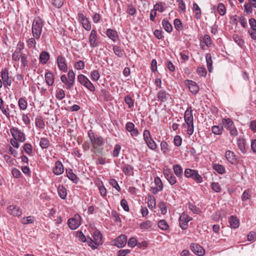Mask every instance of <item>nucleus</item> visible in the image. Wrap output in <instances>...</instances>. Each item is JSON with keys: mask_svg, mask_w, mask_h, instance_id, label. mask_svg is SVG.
Here are the masks:
<instances>
[{"mask_svg": "<svg viewBox=\"0 0 256 256\" xmlns=\"http://www.w3.org/2000/svg\"><path fill=\"white\" fill-rule=\"evenodd\" d=\"M43 26L42 20L40 17L38 16L34 19L32 24V32L33 36L36 39L40 38Z\"/></svg>", "mask_w": 256, "mask_h": 256, "instance_id": "f257e3e1", "label": "nucleus"}, {"mask_svg": "<svg viewBox=\"0 0 256 256\" xmlns=\"http://www.w3.org/2000/svg\"><path fill=\"white\" fill-rule=\"evenodd\" d=\"M88 136L93 148L95 150L97 149L98 146H102L104 144L102 137L100 136H95L92 130L88 131Z\"/></svg>", "mask_w": 256, "mask_h": 256, "instance_id": "f03ea898", "label": "nucleus"}, {"mask_svg": "<svg viewBox=\"0 0 256 256\" xmlns=\"http://www.w3.org/2000/svg\"><path fill=\"white\" fill-rule=\"evenodd\" d=\"M78 82L86 88L90 92H94L96 90V88L92 83L90 80L84 75L80 74L77 77Z\"/></svg>", "mask_w": 256, "mask_h": 256, "instance_id": "7ed1b4c3", "label": "nucleus"}, {"mask_svg": "<svg viewBox=\"0 0 256 256\" xmlns=\"http://www.w3.org/2000/svg\"><path fill=\"white\" fill-rule=\"evenodd\" d=\"M184 176L188 178H192L198 183L202 182V178L197 170L190 168H186L184 172Z\"/></svg>", "mask_w": 256, "mask_h": 256, "instance_id": "20e7f679", "label": "nucleus"}, {"mask_svg": "<svg viewBox=\"0 0 256 256\" xmlns=\"http://www.w3.org/2000/svg\"><path fill=\"white\" fill-rule=\"evenodd\" d=\"M144 139L149 148L155 150L157 145L155 142L152 139L150 132L148 130H145L143 132Z\"/></svg>", "mask_w": 256, "mask_h": 256, "instance_id": "39448f33", "label": "nucleus"}, {"mask_svg": "<svg viewBox=\"0 0 256 256\" xmlns=\"http://www.w3.org/2000/svg\"><path fill=\"white\" fill-rule=\"evenodd\" d=\"M81 217L76 214L73 218H70L68 221V224L71 230H76L80 225Z\"/></svg>", "mask_w": 256, "mask_h": 256, "instance_id": "423d86ee", "label": "nucleus"}, {"mask_svg": "<svg viewBox=\"0 0 256 256\" xmlns=\"http://www.w3.org/2000/svg\"><path fill=\"white\" fill-rule=\"evenodd\" d=\"M2 82L4 87L7 88L12 84V80L8 76V70L7 68H2L0 72Z\"/></svg>", "mask_w": 256, "mask_h": 256, "instance_id": "0eeeda50", "label": "nucleus"}, {"mask_svg": "<svg viewBox=\"0 0 256 256\" xmlns=\"http://www.w3.org/2000/svg\"><path fill=\"white\" fill-rule=\"evenodd\" d=\"M13 138L16 139L20 142H24L26 140L25 134L18 128H12L10 130Z\"/></svg>", "mask_w": 256, "mask_h": 256, "instance_id": "6e6552de", "label": "nucleus"}, {"mask_svg": "<svg viewBox=\"0 0 256 256\" xmlns=\"http://www.w3.org/2000/svg\"><path fill=\"white\" fill-rule=\"evenodd\" d=\"M184 84L193 94H196L198 92L199 86L195 82L186 80L184 81Z\"/></svg>", "mask_w": 256, "mask_h": 256, "instance_id": "1a4fd4ad", "label": "nucleus"}, {"mask_svg": "<svg viewBox=\"0 0 256 256\" xmlns=\"http://www.w3.org/2000/svg\"><path fill=\"white\" fill-rule=\"evenodd\" d=\"M164 174L165 178L167 180L170 185L172 186L176 183L177 180L176 177L172 173L170 168H164Z\"/></svg>", "mask_w": 256, "mask_h": 256, "instance_id": "9d476101", "label": "nucleus"}, {"mask_svg": "<svg viewBox=\"0 0 256 256\" xmlns=\"http://www.w3.org/2000/svg\"><path fill=\"white\" fill-rule=\"evenodd\" d=\"M192 220V218L188 214L183 212L179 218L180 226L182 230H186L188 227V224Z\"/></svg>", "mask_w": 256, "mask_h": 256, "instance_id": "9b49d317", "label": "nucleus"}, {"mask_svg": "<svg viewBox=\"0 0 256 256\" xmlns=\"http://www.w3.org/2000/svg\"><path fill=\"white\" fill-rule=\"evenodd\" d=\"M192 251L198 256H202L205 254L204 248L200 244H192L190 246Z\"/></svg>", "mask_w": 256, "mask_h": 256, "instance_id": "f8f14e48", "label": "nucleus"}, {"mask_svg": "<svg viewBox=\"0 0 256 256\" xmlns=\"http://www.w3.org/2000/svg\"><path fill=\"white\" fill-rule=\"evenodd\" d=\"M89 42L90 44V46L92 48H94L98 46L97 32L95 30H92L90 32L89 36Z\"/></svg>", "mask_w": 256, "mask_h": 256, "instance_id": "ddd939ff", "label": "nucleus"}, {"mask_svg": "<svg viewBox=\"0 0 256 256\" xmlns=\"http://www.w3.org/2000/svg\"><path fill=\"white\" fill-rule=\"evenodd\" d=\"M114 244L118 248H123L126 244L127 236L124 234H121L114 240Z\"/></svg>", "mask_w": 256, "mask_h": 256, "instance_id": "4468645a", "label": "nucleus"}, {"mask_svg": "<svg viewBox=\"0 0 256 256\" xmlns=\"http://www.w3.org/2000/svg\"><path fill=\"white\" fill-rule=\"evenodd\" d=\"M78 16L83 28L86 30H90L91 29V25L86 16L82 13H79Z\"/></svg>", "mask_w": 256, "mask_h": 256, "instance_id": "2eb2a0df", "label": "nucleus"}, {"mask_svg": "<svg viewBox=\"0 0 256 256\" xmlns=\"http://www.w3.org/2000/svg\"><path fill=\"white\" fill-rule=\"evenodd\" d=\"M8 212L10 214L14 216H20L22 214V212L20 208L15 206L10 205L8 207Z\"/></svg>", "mask_w": 256, "mask_h": 256, "instance_id": "dca6fc26", "label": "nucleus"}, {"mask_svg": "<svg viewBox=\"0 0 256 256\" xmlns=\"http://www.w3.org/2000/svg\"><path fill=\"white\" fill-rule=\"evenodd\" d=\"M184 120L186 124H183L184 126L186 124L194 122V117L192 113V107H188L184 112Z\"/></svg>", "mask_w": 256, "mask_h": 256, "instance_id": "f3484780", "label": "nucleus"}, {"mask_svg": "<svg viewBox=\"0 0 256 256\" xmlns=\"http://www.w3.org/2000/svg\"><path fill=\"white\" fill-rule=\"evenodd\" d=\"M57 64L60 70L66 72L68 70V66L66 63L65 58L62 56H59L57 58Z\"/></svg>", "mask_w": 256, "mask_h": 256, "instance_id": "a211bd4d", "label": "nucleus"}, {"mask_svg": "<svg viewBox=\"0 0 256 256\" xmlns=\"http://www.w3.org/2000/svg\"><path fill=\"white\" fill-rule=\"evenodd\" d=\"M93 240L95 245H100L102 244V234L98 230H96L92 234Z\"/></svg>", "mask_w": 256, "mask_h": 256, "instance_id": "6ab92c4d", "label": "nucleus"}, {"mask_svg": "<svg viewBox=\"0 0 256 256\" xmlns=\"http://www.w3.org/2000/svg\"><path fill=\"white\" fill-rule=\"evenodd\" d=\"M64 168L62 164L60 161H57L55 163L53 168V172L56 176H59L64 172Z\"/></svg>", "mask_w": 256, "mask_h": 256, "instance_id": "aec40b11", "label": "nucleus"}, {"mask_svg": "<svg viewBox=\"0 0 256 256\" xmlns=\"http://www.w3.org/2000/svg\"><path fill=\"white\" fill-rule=\"evenodd\" d=\"M226 159L232 164H234L236 162V158L234 153L230 150H226L225 153Z\"/></svg>", "mask_w": 256, "mask_h": 256, "instance_id": "412c9836", "label": "nucleus"}, {"mask_svg": "<svg viewBox=\"0 0 256 256\" xmlns=\"http://www.w3.org/2000/svg\"><path fill=\"white\" fill-rule=\"evenodd\" d=\"M122 170L126 176H130L133 175L134 167L130 164H124L122 168Z\"/></svg>", "mask_w": 256, "mask_h": 256, "instance_id": "4be33fe9", "label": "nucleus"}, {"mask_svg": "<svg viewBox=\"0 0 256 256\" xmlns=\"http://www.w3.org/2000/svg\"><path fill=\"white\" fill-rule=\"evenodd\" d=\"M237 144L239 150L242 154L246 152V142L244 138H238L237 140Z\"/></svg>", "mask_w": 256, "mask_h": 256, "instance_id": "5701e85b", "label": "nucleus"}, {"mask_svg": "<svg viewBox=\"0 0 256 256\" xmlns=\"http://www.w3.org/2000/svg\"><path fill=\"white\" fill-rule=\"evenodd\" d=\"M39 59L42 64H46L50 59V54L46 51H42L40 54Z\"/></svg>", "mask_w": 256, "mask_h": 256, "instance_id": "b1692460", "label": "nucleus"}, {"mask_svg": "<svg viewBox=\"0 0 256 256\" xmlns=\"http://www.w3.org/2000/svg\"><path fill=\"white\" fill-rule=\"evenodd\" d=\"M57 191L58 196L62 199H66L67 196V192L66 188L62 185H59Z\"/></svg>", "mask_w": 256, "mask_h": 256, "instance_id": "393cba45", "label": "nucleus"}, {"mask_svg": "<svg viewBox=\"0 0 256 256\" xmlns=\"http://www.w3.org/2000/svg\"><path fill=\"white\" fill-rule=\"evenodd\" d=\"M66 176L74 183L76 184L78 182V178L72 172V170L70 168L66 169Z\"/></svg>", "mask_w": 256, "mask_h": 256, "instance_id": "a878e982", "label": "nucleus"}, {"mask_svg": "<svg viewBox=\"0 0 256 256\" xmlns=\"http://www.w3.org/2000/svg\"><path fill=\"white\" fill-rule=\"evenodd\" d=\"M158 98L161 102H164L168 99L170 95L164 90L159 91L157 94Z\"/></svg>", "mask_w": 256, "mask_h": 256, "instance_id": "bb28decb", "label": "nucleus"}, {"mask_svg": "<svg viewBox=\"0 0 256 256\" xmlns=\"http://www.w3.org/2000/svg\"><path fill=\"white\" fill-rule=\"evenodd\" d=\"M106 34L114 42H116L118 38V32L116 30L108 28L106 30Z\"/></svg>", "mask_w": 256, "mask_h": 256, "instance_id": "cd10ccee", "label": "nucleus"}, {"mask_svg": "<svg viewBox=\"0 0 256 256\" xmlns=\"http://www.w3.org/2000/svg\"><path fill=\"white\" fill-rule=\"evenodd\" d=\"M45 80L47 84L51 86L54 82V78L52 72H48L45 74Z\"/></svg>", "mask_w": 256, "mask_h": 256, "instance_id": "c85d7f7f", "label": "nucleus"}, {"mask_svg": "<svg viewBox=\"0 0 256 256\" xmlns=\"http://www.w3.org/2000/svg\"><path fill=\"white\" fill-rule=\"evenodd\" d=\"M229 223L231 228H236L238 227L240 222L236 216H231L229 220Z\"/></svg>", "mask_w": 256, "mask_h": 256, "instance_id": "c756f323", "label": "nucleus"}, {"mask_svg": "<svg viewBox=\"0 0 256 256\" xmlns=\"http://www.w3.org/2000/svg\"><path fill=\"white\" fill-rule=\"evenodd\" d=\"M172 168L176 176L180 178L182 176L183 170L180 164H176L174 165Z\"/></svg>", "mask_w": 256, "mask_h": 256, "instance_id": "7c9ffc66", "label": "nucleus"}, {"mask_svg": "<svg viewBox=\"0 0 256 256\" xmlns=\"http://www.w3.org/2000/svg\"><path fill=\"white\" fill-rule=\"evenodd\" d=\"M192 10L195 14V18L197 20L200 18L202 16V12L198 4L196 3H194Z\"/></svg>", "mask_w": 256, "mask_h": 256, "instance_id": "2f4dec72", "label": "nucleus"}, {"mask_svg": "<svg viewBox=\"0 0 256 256\" xmlns=\"http://www.w3.org/2000/svg\"><path fill=\"white\" fill-rule=\"evenodd\" d=\"M162 25L164 30L170 33L172 30V26L168 21L166 19L162 20Z\"/></svg>", "mask_w": 256, "mask_h": 256, "instance_id": "473e14b6", "label": "nucleus"}, {"mask_svg": "<svg viewBox=\"0 0 256 256\" xmlns=\"http://www.w3.org/2000/svg\"><path fill=\"white\" fill-rule=\"evenodd\" d=\"M156 198L152 195H148V208L152 210L156 206Z\"/></svg>", "mask_w": 256, "mask_h": 256, "instance_id": "72a5a7b5", "label": "nucleus"}, {"mask_svg": "<svg viewBox=\"0 0 256 256\" xmlns=\"http://www.w3.org/2000/svg\"><path fill=\"white\" fill-rule=\"evenodd\" d=\"M207 68L209 72H212V56L210 54H207L206 56Z\"/></svg>", "mask_w": 256, "mask_h": 256, "instance_id": "f704fd0d", "label": "nucleus"}, {"mask_svg": "<svg viewBox=\"0 0 256 256\" xmlns=\"http://www.w3.org/2000/svg\"><path fill=\"white\" fill-rule=\"evenodd\" d=\"M166 4L162 2H159L156 4L154 6V10L155 11H159L161 12H164L166 10Z\"/></svg>", "mask_w": 256, "mask_h": 256, "instance_id": "c9c22d12", "label": "nucleus"}, {"mask_svg": "<svg viewBox=\"0 0 256 256\" xmlns=\"http://www.w3.org/2000/svg\"><path fill=\"white\" fill-rule=\"evenodd\" d=\"M222 123L224 128L228 130L234 126V122L230 118L222 119Z\"/></svg>", "mask_w": 256, "mask_h": 256, "instance_id": "e433bc0d", "label": "nucleus"}, {"mask_svg": "<svg viewBox=\"0 0 256 256\" xmlns=\"http://www.w3.org/2000/svg\"><path fill=\"white\" fill-rule=\"evenodd\" d=\"M212 168L214 170L220 174H224L226 172L224 167L222 164H213Z\"/></svg>", "mask_w": 256, "mask_h": 256, "instance_id": "4c0bfd02", "label": "nucleus"}, {"mask_svg": "<svg viewBox=\"0 0 256 256\" xmlns=\"http://www.w3.org/2000/svg\"><path fill=\"white\" fill-rule=\"evenodd\" d=\"M0 110L2 111V113L4 114L6 116L9 117L10 116V114L8 112V110H9L8 108V106H7V108H4V101L2 100V98L0 96Z\"/></svg>", "mask_w": 256, "mask_h": 256, "instance_id": "58836bf2", "label": "nucleus"}, {"mask_svg": "<svg viewBox=\"0 0 256 256\" xmlns=\"http://www.w3.org/2000/svg\"><path fill=\"white\" fill-rule=\"evenodd\" d=\"M158 227L163 230H167L169 228L168 222L164 220H160L158 223Z\"/></svg>", "mask_w": 256, "mask_h": 256, "instance_id": "ea45409f", "label": "nucleus"}, {"mask_svg": "<svg viewBox=\"0 0 256 256\" xmlns=\"http://www.w3.org/2000/svg\"><path fill=\"white\" fill-rule=\"evenodd\" d=\"M223 130V126H214L212 128V133L216 135H221L222 133Z\"/></svg>", "mask_w": 256, "mask_h": 256, "instance_id": "a19ab883", "label": "nucleus"}, {"mask_svg": "<svg viewBox=\"0 0 256 256\" xmlns=\"http://www.w3.org/2000/svg\"><path fill=\"white\" fill-rule=\"evenodd\" d=\"M61 81L65 84V88L67 90H70L72 87L69 81L65 74H62L60 76Z\"/></svg>", "mask_w": 256, "mask_h": 256, "instance_id": "79ce46f5", "label": "nucleus"}, {"mask_svg": "<svg viewBox=\"0 0 256 256\" xmlns=\"http://www.w3.org/2000/svg\"><path fill=\"white\" fill-rule=\"evenodd\" d=\"M40 146L42 149H46L50 146V142L46 138H42L40 142Z\"/></svg>", "mask_w": 256, "mask_h": 256, "instance_id": "37998d69", "label": "nucleus"}, {"mask_svg": "<svg viewBox=\"0 0 256 256\" xmlns=\"http://www.w3.org/2000/svg\"><path fill=\"white\" fill-rule=\"evenodd\" d=\"M112 50L114 54L118 57L121 58L124 56V50H122L120 46L116 45L114 46H113Z\"/></svg>", "mask_w": 256, "mask_h": 256, "instance_id": "c03bdc74", "label": "nucleus"}, {"mask_svg": "<svg viewBox=\"0 0 256 256\" xmlns=\"http://www.w3.org/2000/svg\"><path fill=\"white\" fill-rule=\"evenodd\" d=\"M18 105L20 110H25L27 108V101L24 98H21L18 100Z\"/></svg>", "mask_w": 256, "mask_h": 256, "instance_id": "a18cd8bd", "label": "nucleus"}, {"mask_svg": "<svg viewBox=\"0 0 256 256\" xmlns=\"http://www.w3.org/2000/svg\"><path fill=\"white\" fill-rule=\"evenodd\" d=\"M68 80H69L71 86L72 87L75 80V74L72 70H70L68 71Z\"/></svg>", "mask_w": 256, "mask_h": 256, "instance_id": "49530a36", "label": "nucleus"}, {"mask_svg": "<svg viewBox=\"0 0 256 256\" xmlns=\"http://www.w3.org/2000/svg\"><path fill=\"white\" fill-rule=\"evenodd\" d=\"M152 222L150 220L142 222L140 224V228L142 230H148L152 228Z\"/></svg>", "mask_w": 256, "mask_h": 256, "instance_id": "de8ad7c7", "label": "nucleus"}, {"mask_svg": "<svg viewBox=\"0 0 256 256\" xmlns=\"http://www.w3.org/2000/svg\"><path fill=\"white\" fill-rule=\"evenodd\" d=\"M35 124L37 128L41 129L44 128L45 126L43 120L40 117H36V118Z\"/></svg>", "mask_w": 256, "mask_h": 256, "instance_id": "09e8293b", "label": "nucleus"}, {"mask_svg": "<svg viewBox=\"0 0 256 256\" xmlns=\"http://www.w3.org/2000/svg\"><path fill=\"white\" fill-rule=\"evenodd\" d=\"M233 39L240 46L242 47L244 44V41L240 36L237 34L233 36Z\"/></svg>", "mask_w": 256, "mask_h": 256, "instance_id": "8fccbe9b", "label": "nucleus"}, {"mask_svg": "<svg viewBox=\"0 0 256 256\" xmlns=\"http://www.w3.org/2000/svg\"><path fill=\"white\" fill-rule=\"evenodd\" d=\"M160 149L164 154H166L168 152L170 151V148H168V145L167 142L164 140H162L160 142Z\"/></svg>", "mask_w": 256, "mask_h": 256, "instance_id": "3c124183", "label": "nucleus"}, {"mask_svg": "<svg viewBox=\"0 0 256 256\" xmlns=\"http://www.w3.org/2000/svg\"><path fill=\"white\" fill-rule=\"evenodd\" d=\"M34 37L29 38L26 41V44L28 48H36V40Z\"/></svg>", "mask_w": 256, "mask_h": 256, "instance_id": "603ef678", "label": "nucleus"}, {"mask_svg": "<svg viewBox=\"0 0 256 256\" xmlns=\"http://www.w3.org/2000/svg\"><path fill=\"white\" fill-rule=\"evenodd\" d=\"M21 53L22 51H20V50H18V48H16L12 54V60L14 61L19 60L20 58V54H22Z\"/></svg>", "mask_w": 256, "mask_h": 256, "instance_id": "864d4df0", "label": "nucleus"}, {"mask_svg": "<svg viewBox=\"0 0 256 256\" xmlns=\"http://www.w3.org/2000/svg\"><path fill=\"white\" fill-rule=\"evenodd\" d=\"M121 150V146L119 144H116L114 148L112 156L114 157H118Z\"/></svg>", "mask_w": 256, "mask_h": 256, "instance_id": "5fc2aeb1", "label": "nucleus"}, {"mask_svg": "<svg viewBox=\"0 0 256 256\" xmlns=\"http://www.w3.org/2000/svg\"><path fill=\"white\" fill-rule=\"evenodd\" d=\"M91 79L95 82L98 81L100 78V74L98 70H94L91 72L90 74Z\"/></svg>", "mask_w": 256, "mask_h": 256, "instance_id": "6e6d98bb", "label": "nucleus"}, {"mask_svg": "<svg viewBox=\"0 0 256 256\" xmlns=\"http://www.w3.org/2000/svg\"><path fill=\"white\" fill-rule=\"evenodd\" d=\"M158 207L160 209L162 214H165L167 212V206H166V204L164 202H160L158 204Z\"/></svg>", "mask_w": 256, "mask_h": 256, "instance_id": "4d7b16f0", "label": "nucleus"}, {"mask_svg": "<svg viewBox=\"0 0 256 256\" xmlns=\"http://www.w3.org/2000/svg\"><path fill=\"white\" fill-rule=\"evenodd\" d=\"M154 182L156 184V186L158 187V190H162L164 186L162 182L160 180V178L157 176L154 178Z\"/></svg>", "mask_w": 256, "mask_h": 256, "instance_id": "13d9d810", "label": "nucleus"}, {"mask_svg": "<svg viewBox=\"0 0 256 256\" xmlns=\"http://www.w3.org/2000/svg\"><path fill=\"white\" fill-rule=\"evenodd\" d=\"M251 197L250 190H245L242 194V201H246L250 199Z\"/></svg>", "mask_w": 256, "mask_h": 256, "instance_id": "bf43d9fd", "label": "nucleus"}, {"mask_svg": "<svg viewBox=\"0 0 256 256\" xmlns=\"http://www.w3.org/2000/svg\"><path fill=\"white\" fill-rule=\"evenodd\" d=\"M211 188L216 192H219L221 190L220 186L218 182H212L211 184Z\"/></svg>", "mask_w": 256, "mask_h": 256, "instance_id": "052dcab7", "label": "nucleus"}, {"mask_svg": "<svg viewBox=\"0 0 256 256\" xmlns=\"http://www.w3.org/2000/svg\"><path fill=\"white\" fill-rule=\"evenodd\" d=\"M218 11L220 14L224 16L226 14V9L224 5L222 3H220L218 6Z\"/></svg>", "mask_w": 256, "mask_h": 256, "instance_id": "680f3d73", "label": "nucleus"}, {"mask_svg": "<svg viewBox=\"0 0 256 256\" xmlns=\"http://www.w3.org/2000/svg\"><path fill=\"white\" fill-rule=\"evenodd\" d=\"M24 152L28 155L30 156L32 153V146L29 143L25 144L24 146Z\"/></svg>", "mask_w": 256, "mask_h": 256, "instance_id": "e2e57ef3", "label": "nucleus"}, {"mask_svg": "<svg viewBox=\"0 0 256 256\" xmlns=\"http://www.w3.org/2000/svg\"><path fill=\"white\" fill-rule=\"evenodd\" d=\"M202 42H204L206 45L209 47L212 44V40L210 36L208 34H205L202 38Z\"/></svg>", "mask_w": 256, "mask_h": 256, "instance_id": "0e129e2a", "label": "nucleus"}, {"mask_svg": "<svg viewBox=\"0 0 256 256\" xmlns=\"http://www.w3.org/2000/svg\"><path fill=\"white\" fill-rule=\"evenodd\" d=\"M34 222V218L31 216L24 218L22 220V223L24 224H32Z\"/></svg>", "mask_w": 256, "mask_h": 256, "instance_id": "69168bd1", "label": "nucleus"}, {"mask_svg": "<svg viewBox=\"0 0 256 256\" xmlns=\"http://www.w3.org/2000/svg\"><path fill=\"white\" fill-rule=\"evenodd\" d=\"M126 12L130 16H134L136 13V9L132 6V4H128V6Z\"/></svg>", "mask_w": 256, "mask_h": 256, "instance_id": "338daca9", "label": "nucleus"}, {"mask_svg": "<svg viewBox=\"0 0 256 256\" xmlns=\"http://www.w3.org/2000/svg\"><path fill=\"white\" fill-rule=\"evenodd\" d=\"M65 95L64 91L63 90L60 89L56 92V97L57 99L60 100L64 98Z\"/></svg>", "mask_w": 256, "mask_h": 256, "instance_id": "774afa93", "label": "nucleus"}]
</instances>
